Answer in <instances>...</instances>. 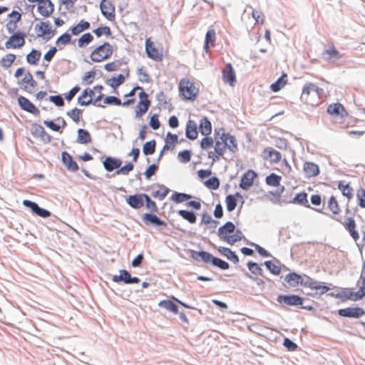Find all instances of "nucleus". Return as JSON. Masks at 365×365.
<instances>
[{
  "label": "nucleus",
  "mask_w": 365,
  "mask_h": 365,
  "mask_svg": "<svg viewBox=\"0 0 365 365\" xmlns=\"http://www.w3.org/2000/svg\"><path fill=\"white\" fill-rule=\"evenodd\" d=\"M328 207L334 215L339 214L340 208L336 199L334 196H331L328 201Z\"/></svg>",
  "instance_id": "obj_52"
},
{
  "label": "nucleus",
  "mask_w": 365,
  "mask_h": 365,
  "mask_svg": "<svg viewBox=\"0 0 365 365\" xmlns=\"http://www.w3.org/2000/svg\"><path fill=\"white\" fill-rule=\"evenodd\" d=\"M119 275H113L112 280L114 282H124L127 284H138L140 282V279L137 277H132L130 272L125 269L119 271Z\"/></svg>",
  "instance_id": "obj_9"
},
{
  "label": "nucleus",
  "mask_w": 365,
  "mask_h": 365,
  "mask_svg": "<svg viewBox=\"0 0 365 365\" xmlns=\"http://www.w3.org/2000/svg\"><path fill=\"white\" fill-rule=\"evenodd\" d=\"M41 56V53L40 51L32 49L31 51L26 56V61L31 65H37Z\"/></svg>",
  "instance_id": "obj_34"
},
{
  "label": "nucleus",
  "mask_w": 365,
  "mask_h": 365,
  "mask_svg": "<svg viewBox=\"0 0 365 365\" xmlns=\"http://www.w3.org/2000/svg\"><path fill=\"white\" fill-rule=\"evenodd\" d=\"M218 251L225 257H226L229 260L233 262L234 263H237L239 262V259L235 252H232L230 248L220 247Z\"/></svg>",
  "instance_id": "obj_33"
},
{
  "label": "nucleus",
  "mask_w": 365,
  "mask_h": 365,
  "mask_svg": "<svg viewBox=\"0 0 365 365\" xmlns=\"http://www.w3.org/2000/svg\"><path fill=\"white\" fill-rule=\"evenodd\" d=\"M339 189L341 191L344 196L347 197L349 199L353 196V189L349 184H345L344 182L340 181L338 185Z\"/></svg>",
  "instance_id": "obj_42"
},
{
  "label": "nucleus",
  "mask_w": 365,
  "mask_h": 365,
  "mask_svg": "<svg viewBox=\"0 0 365 365\" xmlns=\"http://www.w3.org/2000/svg\"><path fill=\"white\" fill-rule=\"evenodd\" d=\"M220 138L223 144H225V147L229 149L232 153H235L238 150L237 143L235 136L230 133H223Z\"/></svg>",
  "instance_id": "obj_18"
},
{
  "label": "nucleus",
  "mask_w": 365,
  "mask_h": 365,
  "mask_svg": "<svg viewBox=\"0 0 365 365\" xmlns=\"http://www.w3.org/2000/svg\"><path fill=\"white\" fill-rule=\"evenodd\" d=\"M323 284L324 282L315 281L307 275L301 276V285L309 287L313 290H316L317 293L320 294H324L330 289L329 287L324 285Z\"/></svg>",
  "instance_id": "obj_4"
},
{
  "label": "nucleus",
  "mask_w": 365,
  "mask_h": 365,
  "mask_svg": "<svg viewBox=\"0 0 365 365\" xmlns=\"http://www.w3.org/2000/svg\"><path fill=\"white\" fill-rule=\"evenodd\" d=\"M287 77V75L284 74L282 77H280L276 82L271 85V89L274 92L279 91L286 83L284 78Z\"/></svg>",
  "instance_id": "obj_55"
},
{
  "label": "nucleus",
  "mask_w": 365,
  "mask_h": 365,
  "mask_svg": "<svg viewBox=\"0 0 365 365\" xmlns=\"http://www.w3.org/2000/svg\"><path fill=\"white\" fill-rule=\"evenodd\" d=\"M145 51L148 56L154 60L160 59L158 50L155 48L150 39H147L145 42Z\"/></svg>",
  "instance_id": "obj_28"
},
{
  "label": "nucleus",
  "mask_w": 365,
  "mask_h": 365,
  "mask_svg": "<svg viewBox=\"0 0 365 365\" xmlns=\"http://www.w3.org/2000/svg\"><path fill=\"white\" fill-rule=\"evenodd\" d=\"M282 178L274 173H272L266 178V183L269 185L277 187L279 185Z\"/></svg>",
  "instance_id": "obj_53"
},
{
  "label": "nucleus",
  "mask_w": 365,
  "mask_h": 365,
  "mask_svg": "<svg viewBox=\"0 0 365 365\" xmlns=\"http://www.w3.org/2000/svg\"><path fill=\"white\" fill-rule=\"evenodd\" d=\"M263 158L272 163H277L281 160L282 155L272 148H267L263 151Z\"/></svg>",
  "instance_id": "obj_23"
},
{
  "label": "nucleus",
  "mask_w": 365,
  "mask_h": 365,
  "mask_svg": "<svg viewBox=\"0 0 365 365\" xmlns=\"http://www.w3.org/2000/svg\"><path fill=\"white\" fill-rule=\"evenodd\" d=\"M138 75L139 81L142 83H149L150 81L148 73L143 69L140 68L138 69Z\"/></svg>",
  "instance_id": "obj_63"
},
{
  "label": "nucleus",
  "mask_w": 365,
  "mask_h": 365,
  "mask_svg": "<svg viewBox=\"0 0 365 365\" xmlns=\"http://www.w3.org/2000/svg\"><path fill=\"white\" fill-rule=\"evenodd\" d=\"M235 231V225L232 222H227L218 229V236L222 240Z\"/></svg>",
  "instance_id": "obj_24"
},
{
  "label": "nucleus",
  "mask_w": 365,
  "mask_h": 365,
  "mask_svg": "<svg viewBox=\"0 0 365 365\" xmlns=\"http://www.w3.org/2000/svg\"><path fill=\"white\" fill-rule=\"evenodd\" d=\"M207 187L212 190H217L220 186V180L217 177H212L205 182Z\"/></svg>",
  "instance_id": "obj_58"
},
{
  "label": "nucleus",
  "mask_w": 365,
  "mask_h": 365,
  "mask_svg": "<svg viewBox=\"0 0 365 365\" xmlns=\"http://www.w3.org/2000/svg\"><path fill=\"white\" fill-rule=\"evenodd\" d=\"M91 24L88 21L81 20L77 25L71 27L70 31L71 34L77 36L83 31L90 29Z\"/></svg>",
  "instance_id": "obj_32"
},
{
  "label": "nucleus",
  "mask_w": 365,
  "mask_h": 365,
  "mask_svg": "<svg viewBox=\"0 0 365 365\" xmlns=\"http://www.w3.org/2000/svg\"><path fill=\"white\" fill-rule=\"evenodd\" d=\"M155 141L154 140L146 142L143 147V152L144 155H153L155 151Z\"/></svg>",
  "instance_id": "obj_47"
},
{
  "label": "nucleus",
  "mask_w": 365,
  "mask_h": 365,
  "mask_svg": "<svg viewBox=\"0 0 365 365\" xmlns=\"http://www.w3.org/2000/svg\"><path fill=\"white\" fill-rule=\"evenodd\" d=\"M78 143L81 144H87L91 141L89 132L85 129L79 128L78 130Z\"/></svg>",
  "instance_id": "obj_35"
},
{
  "label": "nucleus",
  "mask_w": 365,
  "mask_h": 365,
  "mask_svg": "<svg viewBox=\"0 0 365 365\" xmlns=\"http://www.w3.org/2000/svg\"><path fill=\"white\" fill-rule=\"evenodd\" d=\"M113 54L112 46L105 42L103 44L96 48L91 53V59L93 62H101L108 59Z\"/></svg>",
  "instance_id": "obj_2"
},
{
  "label": "nucleus",
  "mask_w": 365,
  "mask_h": 365,
  "mask_svg": "<svg viewBox=\"0 0 365 365\" xmlns=\"http://www.w3.org/2000/svg\"><path fill=\"white\" fill-rule=\"evenodd\" d=\"M264 265L267 269L274 275H279L281 272V268L279 265L273 263L272 261L264 262Z\"/></svg>",
  "instance_id": "obj_54"
},
{
  "label": "nucleus",
  "mask_w": 365,
  "mask_h": 365,
  "mask_svg": "<svg viewBox=\"0 0 365 365\" xmlns=\"http://www.w3.org/2000/svg\"><path fill=\"white\" fill-rule=\"evenodd\" d=\"M93 40V36L90 33L82 35L78 40V46L79 48H85Z\"/></svg>",
  "instance_id": "obj_41"
},
{
  "label": "nucleus",
  "mask_w": 365,
  "mask_h": 365,
  "mask_svg": "<svg viewBox=\"0 0 365 365\" xmlns=\"http://www.w3.org/2000/svg\"><path fill=\"white\" fill-rule=\"evenodd\" d=\"M170 190L165 185H160L159 189L153 192V196L157 197L159 200H163L168 194Z\"/></svg>",
  "instance_id": "obj_51"
},
{
  "label": "nucleus",
  "mask_w": 365,
  "mask_h": 365,
  "mask_svg": "<svg viewBox=\"0 0 365 365\" xmlns=\"http://www.w3.org/2000/svg\"><path fill=\"white\" fill-rule=\"evenodd\" d=\"M125 76L123 74H119L117 77H113L106 81V83L113 88H116L125 81Z\"/></svg>",
  "instance_id": "obj_40"
},
{
  "label": "nucleus",
  "mask_w": 365,
  "mask_h": 365,
  "mask_svg": "<svg viewBox=\"0 0 365 365\" xmlns=\"http://www.w3.org/2000/svg\"><path fill=\"white\" fill-rule=\"evenodd\" d=\"M179 88L182 95L187 100H194L198 93V90L195 88L193 83L187 79H182L180 81Z\"/></svg>",
  "instance_id": "obj_3"
},
{
  "label": "nucleus",
  "mask_w": 365,
  "mask_h": 365,
  "mask_svg": "<svg viewBox=\"0 0 365 365\" xmlns=\"http://www.w3.org/2000/svg\"><path fill=\"white\" fill-rule=\"evenodd\" d=\"M138 96L140 101L135 109L136 118H140L143 114H145L150 106V101L148 99V95L144 91L140 92Z\"/></svg>",
  "instance_id": "obj_7"
},
{
  "label": "nucleus",
  "mask_w": 365,
  "mask_h": 365,
  "mask_svg": "<svg viewBox=\"0 0 365 365\" xmlns=\"http://www.w3.org/2000/svg\"><path fill=\"white\" fill-rule=\"evenodd\" d=\"M145 203L148 210H150L151 212H157L158 207L155 202L153 201L147 194H145V197H144L143 200V205Z\"/></svg>",
  "instance_id": "obj_59"
},
{
  "label": "nucleus",
  "mask_w": 365,
  "mask_h": 365,
  "mask_svg": "<svg viewBox=\"0 0 365 365\" xmlns=\"http://www.w3.org/2000/svg\"><path fill=\"white\" fill-rule=\"evenodd\" d=\"M356 197L359 201V205L362 208H365V190L363 188L358 190Z\"/></svg>",
  "instance_id": "obj_64"
},
{
  "label": "nucleus",
  "mask_w": 365,
  "mask_h": 365,
  "mask_svg": "<svg viewBox=\"0 0 365 365\" xmlns=\"http://www.w3.org/2000/svg\"><path fill=\"white\" fill-rule=\"evenodd\" d=\"M22 204L24 206L29 208L34 214L43 218H47L51 215V212L50 211L39 207V205L35 202L24 200H23Z\"/></svg>",
  "instance_id": "obj_8"
},
{
  "label": "nucleus",
  "mask_w": 365,
  "mask_h": 365,
  "mask_svg": "<svg viewBox=\"0 0 365 365\" xmlns=\"http://www.w3.org/2000/svg\"><path fill=\"white\" fill-rule=\"evenodd\" d=\"M191 197L190 195L175 192L171 197V200L176 203H180L190 200Z\"/></svg>",
  "instance_id": "obj_45"
},
{
  "label": "nucleus",
  "mask_w": 365,
  "mask_h": 365,
  "mask_svg": "<svg viewBox=\"0 0 365 365\" xmlns=\"http://www.w3.org/2000/svg\"><path fill=\"white\" fill-rule=\"evenodd\" d=\"M192 257L195 260L201 259L205 263H212L213 259V256L210 253L205 251H192Z\"/></svg>",
  "instance_id": "obj_30"
},
{
  "label": "nucleus",
  "mask_w": 365,
  "mask_h": 365,
  "mask_svg": "<svg viewBox=\"0 0 365 365\" xmlns=\"http://www.w3.org/2000/svg\"><path fill=\"white\" fill-rule=\"evenodd\" d=\"M143 221L146 225H153L157 227L163 229L167 227V223L165 221L162 220L156 215L152 213L144 214L143 216Z\"/></svg>",
  "instance_id": "obj_11"
},
{
  "label": "nucleus",
  "mask_w": 365,
  "mask_h": 365,
  "mask_svg": "<svg viewBox=\"0 0 365 365\" xmlns=\"http://www.w3.org/2000/svg\"><path fill=\"white\" fill-rule=\"evenodd\" d=\"M324 94V90L312 83H306L302 90L300 99L304 103L317 106Z\"/></svg>",
  "instance_id": "obj_1"
},
{
  "label": "nucleus",
  "mask_w": 365,
  "mask_h": 365,
  "mask_svg": "<svg viewBox=\"0 0 365 365\" xmlns=\"http://www.w3.org/2000/svg\"><path fill=\"white\" fill-rule=\"evenodd\" d=\"M94 91L86 89L83 91L81 96L78 98V102L81 106H88L92 103V96H94Z\"/></svg>",
  "instance_id": "obj_29"
},
{
  "label": "nucleus",
  "mask_w": 365,
  "mask_h": 365,
  "mask_svg": "<svg viewBox=\"0 0 365 365\" xmlns=\"http://www.w3.org/2000/svg\"><path fill=\"white\" fill-rule=\"evenodd\" d=\"M247 267L252 274L264 277L263 269L256 262H249L247 263Z\"/></svg>",
  "instance_id": "obj_48"
},
{
  "label": "nucleus",
  "mask_w": 365,
  "mask_h": 365,
  "mask_svg": "<svg viewBox=\"0 0 365 365\" xmlns=\"http://www.w3.org/2000/svg\"><path fill=\"white\" fill-rule=\"evenodd\" d=\"M16 59V56L9 53L4 56L0 61V65L4 68H9Z\"/></svg>",
  "instance_id": "obj_43"
},
{
  "label": "nucleus",
  "mask_w": 365,
  "mask_h": 365,
  "mask_svg": "<svg viewBox=\"0 0 365 365\" xmlns=\"http://www.w3.org/2000/svg\"><path fill=\"white\" fill-rule=\"evenodd\" d=\"M159 306L161 307L165 308L166 309L172 312L173 313H174L175 314L178 313V306L172 301L163 300L159 302Z\"/></svg>",
  "instance_id": "obj_44"
},
{
  "label": "nucleus",
  "mask_w": 365,
  "mask_h": 365,
  "mask_svg": "<svg viewBox=\"0 0 365 365\" xmlns=\"http://www.w3.org/2000/svg\"><path fill=\"white\" fill-rule=\"evenodd\" d=\"M134 169V165L131 163H128L125 165L123 167H120L118 170H117L114 174H113L112 176H114L115 175H127L129 174L130 172H131Z\"/></svg>",
  "instance_id": "obj_50"
},
{
  "label": "nucleus",
  "mask_w": 365,
  "mask_h": 365,
  "mask_svg": "<svg viewBox=\"0 0 365 365\" xmlns=\"http://www.w3.org/2000/svg\"><path fill=\"white\" fill-rule=\"evenodd\" d=\"M294 202L299 205H305L308 202L307 194L305 192L297 194L294 198Z\"/></svg>",
  "instance_id": "obj_62"
},
{
  "label": "nucleus",
  "mask_w": 365,
  "mask_h": 365,
  "mask_svg": "<svg viewBox=\"0 0 365 365\" xmlns=\"http://www.w3.org/2000/svg\"><path fill=\"white\" fill-rule=\"evenodd\" d=\"M199 130L203 135H208L212 132V124L207 118L203 117L200 122Z\"/></svg>",
  "instance_id": "obj_31"
},
{
  "label": "nucleus",
  "mask_w": 365,
  "mask_h": 365,
  "mask_svg": "<svg viewBox=\"0 0 365 365\" xmlns=\"http://www.w3.org/2000/svg\"><path fill=\"white\" fill-rule=\"evenodd\" d=\"M178 215L190 223H195L197 220L196 215L194 212L185 210H180L178 212Z\"/></svg>",
  "instance_id": "obj_37"
},
{
  "label": "nucleus",
  "mask_w": 365,
  "mask_h": 365,
  "mask_svg": "<svg viewBox=\"0 0 365 365\" xmlns=\"http://www.w3.org/2000/svg\"><path fill=\"white\" fill-rule=\"evenodd\" d=\"M22 83H24L26 86H25V88H27V86H31V88H34L37 85V83L36 81L33 78V76L31 75V73L29 71H27L25 74H24V78H22L21 80Z\"/></svg>",
  "instance_id": "obj_49"
},
{
  "label": "nucleus",
  "mask_w": 365,
  "mask_h": 365,
  "mask_svg": "<svg viewBox=\"0 0 365 365\" xmlns=\"http://www.w3.org/2000/svg\"><path fill=\"white\" fill-rule=\"evenodd\" d=\"M322 58L328 63H336L337 61L344 57V54L341 53L333 44L328 46L322 52Z\"/></svg>",
  "instance_id": "obj_6"
},
{
  "label": "nucleus",
  "mask_w": 365,
  "mask_h": 365,
  "mask_svg": "<svg viewBox=\"0 0 365 365\" xmlns=\"http://www.w3.org/2000/svg\"><path fill=\"white\" fill-rule=\"evenodd\" d=\"M178 138L175 134H173L171 133H168L165 139V145L164 146V150H170L173 149L175 145L178 143Z\"/></svg>",
  "instance_id": "obj_36"
},
{
  "label": "nucleus",
  "mask_w": 365,
  "mask_h": 365,
  "mask_svg": "<svg viewBox=\"0 0 365 365\" xmlns=\"http://www.w3.org/2000/svg\"><path fill=\"white\" fill-rule=\"evenodd\" d=\"M336 220L344 225L345 229L349 232V235L355 241L359 240V235L356 230V225L353 217H348L346 221L344 222H343L340 219Z\"/></svg>",
  "instance_id": "obj_17"
},
{
  "label": "nucleus",
  "mask_w": 365,
  "mask_h": 365,
  "mask_svg": "<svg viewBox=\"0 0 365 365\" xmlns=\"http://www.w3.org/2000/svg\"><path fill=\"white\" fill-rule=\"evenodd\" d=\"M93 32L96 35V36L98 37H101V36H110L111 35V31H110V29L107 26H101L96 29H94L93 31Z\"/></svg>",
  "instance_id": "obj_56"
},
{
  "label": "nucleus",
  "mask_w": 365,
  "mask_h": 365,
  "mask_svg": "<svg viewBox=\"0 0 365 365\" xmlns=\"http://www.w3.org/2000/svg\"><path fill=\"white\" fill-rule=\"evenodd\" d=\"M35 29L39 37L46 36L49 39L54 35V31L52 30L51 26L48 21L36 24Z\"/></svg>",
  "instance_id": "obj_15"
},
{
  "label": "nucleus",
  "mask_w": 365,
  "mask_h": 365,
  "mask_svg": "<svg viewBox=\"0 0 365 365\" xmlns=\"http://www.w3.org/2000/svg\"><path fill=\"white\" fill-rule=\"evenodd\" d=\"M364 311L360 307H348L339 309L338 314L341 317L359 318L364 314Z\"/></svg>",
  "instance_id": "obj_13"
},
{
  "label": "nucleus",
  "mask_w": 365,
  "mask_h": 365,
  "mask_svg": "<svg viewBox=\"0 0 365 365\" xmlns=\"http://www.w3.org/2000/svg\"><path fill=\"white\" fill-rule=\"evenodd\" d=\"M18 103L22 110L34 115L39 113V110L26 98L24 96L19 97Z\"/></svg>",
  "instance_id": "obj_19"
},
{
  "label": "nucleus",
  "mask_w": 365,
  "mask_h": 365,
  "mask_svg": "<svg viewBox=\"0 0 365 365\" xmlns=\"http://www.w3.org/2000/svg\"><path fill=\"white\" fill-rule=\"evenodd\" d=\"M303 170L307 178L317 176L320 171L318 165L312 162H305L303 166Z\"/></svg>",
  "instance_id": "obj_22"
},
{
  "label": "nucleus",
  "mask_w": 365,
  "mask_h": 365,
  "mask_svg": "<svg viewBox=\"0 0 365 365\" xmlns=\"http://www.w3.org/2000/svg\"><path fill=\"white\" fill-rule=\"evenodd\" d=\"M222 78L224 82L229 83L230 86H233L236 82L235 73L230 63L227 64L223 69Z\"/></svg>",
  "instance_id": "obj_20"
},
{
  "label": "nucleus",
  "mask_w": 365,
  "mask_h": 365,
  "mask_svg": "<svg viewBox=\"0 0 365 365\" xmlns=\"http://www.w3.org/2000/svg\"><path fill=\"white\" fill-rule=\"evenodd\" d=\"M35 133L38 135L41 138V140L45 143H49L51 140V135L46 132V130L41 125H38L36 128Z\"/></svg>",
  "instance_id": "obj_46"
},
{
  "label": "nucleus",
  "mask_w": 365,
  "mask_h": 365,
  "mask_svg": "<svg viewBox=\"0 0 365 365\" xmlns=\"http://www.w3.org/2000/svg\"><path fill=\"white\" fill-rule=\"evenodd\" d=\"M212 264L224 270L227 269L230 267V265L227 262L214 256L212 261Z\"/></svg>",
  "instance_id": "obj_57"
},
{
  "label": "nucleus",
  "mask_w": 365,
  "mask_h": 365,
  "mask_svg": "<svg viewBox=\"0 0 365 365\" xmlns=\"http://www.w3.org/2000/svg\"><path fill=\"white\" fill-rule=\"evenodd\" d=\"M285 281L292 287H295L298 284H300L301 281V275L292 272L287 275L285 277Z\"/></svg>",
  "instance_id": "obj_39"
},
{
  "label": "nucleus",
  "mask_w": 365,
  "mask_h": 365,
  "mask_svg": "<svg viewBox=\"0 0 365 365\" xmlns=\"http://www.w3.org/2000/svg\"><path fill=\"white\" fill-rule=\"evenodd\" d=\"M102 14L110 21L115 18V7L109 0H102L100 4Z\"/></svg>",
  "instance_id": "obj_10"
},
{
  "label": "nucleus",
  "mask_w": 365,
  "mask_h": 365,
  "mask_svg": "<svg viewBox=\"0 0 365 365\" xmlns=\"http://www.w3.org/2000/svg\"><path fill=\"white\" fill-rule=\"evenodd\" d=\"M145 197V193L128 195L125 201L127 204L133 209H140L143 207V200Z\"/></svg>",
  "instance_id": "obj_14"
},
{
  "label": "nucleus",
  "mask_w": 365,
  "mask_h": 365,
  "mask_svg": "<svg viewBox=\"0 0 365 365\" xmlns=\"http://www.w3.org/2000/svg\"><path fill=\"white\" fill-rule=\"evenodd\" d=\"M26 35L21 31H18L11 35L9 40L5 43L7 49L20 48L25 44Z\"/></svg>",
  "instance_id": "obj_5"
},
{
  "label": "nucleus",
  "mask_w": 365,
  "mask_h": 365,
  "mask_svg": "<svg viewBox=\"0 0 365 365\" xmlns=\"http://www.w3.org/2000/svg\"><path fill=\"white\" fill-rule=\"evenodd\" d=\"M38 10L43 16H49L54 10V6L50 0H41L38 3Z\"/></svg>",
  "instance_id": "obj_21"
},
{
  "label": "nucleus",
  "mask_w": 365,
  "mask_h": 365,
  "mask_svg": "<svg viewBox=\"0 0 365 365\" xmlns=\"http://www.w3.org/2000/svg\"><path fill=\"white\" fill-rule=\"evenodd\" d=\"M71 34H69L68 33H65L57 38L56 43L58 46H59L61 45L65 46V45L71 42Z\"/></svg>",
  "instance_id": "obj_60"
},
{
  "label": "nucleus",
  "mask_w": 365,
  "mask_h": 365,
  "mask_svg": "<svg viewBox=\"0 0 365 365\" xmlns=\"http://www.w3.org/2000/svg\"><path fill=\"white\" fill-rule=\"evenodd\" d=\"M103 163L105 169L108 172H111L115 169L118 170L122 165V160L113 157H106Z\"/></svg>",
  "instance_id": "obj_25"
},
{
  "label": "nucleus",
  "mask_w": 365,
  "mask_h": 365,
  "mask_svg": "<svg viewBox=\"0 0 365 365\" xmlns=\"http://www.w3.org/2000/svg\"><path fill=\"white\" fill-rule=\"evenodd\" d=\"M257 177V173L252 170H247L242 177L241 181L240 183V187L244 190H249L254 183V180Z\"/></svg>",
  "instance_id": "obj_12"
},
{
  "label": "nucleus",
  "mask_w": 365,
  "mask_h": 365,
  "mask_svg": "<svg viewBox=\"0 0 365 365\" xmlns=\"http://www.w3.org/2000/svg\"><path fill=\"white\" fill-rule=\"evenodd\" d=\"M62 161L68 170L76 172L78 170V164L68 153H62Z\"/></svg>",
  "instance_id": "obj_26"
},
{
  "label": "nucleus",
  "mask_w": 365,
  "mask_h": 365,
  "mask_svg": "<svg viewBox=\"0 0 365 365\" xmlns=\"http://www.w3.org/2000/svg\"><path fill=\"white\" fill-rule=\"evenodd\" d=\"M178 159L181 163H187L191 159V152L188 150L180 151L178 153Z\"/></svg>",
  "instance_id": "obj_61"
},
{
  "label": "nucleus",
  "mask_w": 365,
  "mask_h": 365,
  "mask_svg": "<svg viewBox=\"0 0 365 365\" xmlns=\"http://www.w3.org/2000/svg\"><path fill=\"white\" fill-rule=\"evenodd\" d=\"M237 197H241L239 193H237L236 195H229L226 197V205H227V210L229 212L233 211L236 206H237Z\"/></svg>",
  "instance_id": "obj_38"
},
{
  "label": "nucleus",
  "mask_w": 365,
  "mask_h": 365,
  "mask_svg": "<svg viewBox=\"0 0 365 365\" xmlns=\"http://www.w3.org/2000/svg\"><path fill=\"white\" fill-rule=\"evenodd\" d=\"M186 137L190 140H195L198 135L197 125L192 120H189L186 125Z\"/></svg>",
  "instance_id": "obj_27"
},
{
  "label": "nucleus",
  "mask_w": 365,
  "mask_h": 365,
  "mask_svg": "<svg viewBox=\"0 0 365 365\" xmlns=\"http://www.w3.org/2000/svg\"><path fill=\"white\" fill-rule=\"evenodd\" d=\"M277 302L289 306H298L303 304V299L297 295H279Z\"/></svg>",
  "instance_id": "obj_16"
}]
</instances>
